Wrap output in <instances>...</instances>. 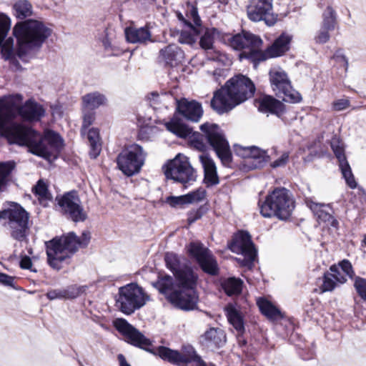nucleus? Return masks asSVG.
Segmentation results:
<instances>
[{"mask_svg":"<svg viewBox=\"0 0 366 366\" xmlns=\"http://www.w3.org/2000/svg\"><path fill=\"white\" fill-rule=\"evenodd\" d=\"M19 267L23 269H29L31 272H37V269L33 267L31 259L27 255H24L21 258Z\"/></svg>","mask_w":366,"mask_h":366,"instance_id":"nucleus-58","label":"nucleus"},{"mask_svg":"<svg viewBox=\"0 0 366 366\" xmlns=\"http://www.w3.org/2000/svg\"><path fill=\"white\" fill-rule=\"evenodd\" d=\"M226 33L222 32L217 28H206L203 35L199 39V46L204 50H209L213 48L214 38L217 37L222 43Z\"/></svg>","mask_w":366,"mask_h":366,"instance_id":"nucleus-30","label":"nucleus"},{"mask_svg":"<svg viewBox=\"0 0 366 366\" xmlns=\"http://www.w3.org/2000/svg\"><path fill=\"white\" fill-rule=\"evenodd\" d=\"M255 162L254 167H263L266 163L269 161V156L267 155L266 151L262 150L259 148L252 146L250 147V158Z\"/></svg>","mask_w":366,"mask_h":366,"instance_id":"nucleus-42","label":"nucleus"},{"mask_svg":"<svg viewBox=\"0 0 366 366\" xmlns=\"http://www.w3.org/2000/svg\"><path fill=\"white\" fill-rule=\"evenodd\" d=\"M314 212L320 224L322 223L328 227L338 229L339 222L333 215L326 210L325 205H316L314 209Z\"/></svg>","mask_w":366,"mask_h":366,"instance_id":"nucleus-33","label":"nucleus"},{"mask_svg":"<svg viewBox=\"0 0 366 366\" xmlns=\"http://www.w3.org/2000/svg\"><path fill=\"white\" fill-rule=\"evenodd\" d=\"M332 59L339 65L340 67H342L345 73H347L348 70V59L343 54L342 49H338L335 51L332 56Z\"/></svg>","mask_w":366,"mask_h":366,"instance_id":"nucleus-53","label":"nucleus"},{"mask_svg":"<svg viewBox=\"0 0 366 366\" xmlns=\"http://www.w3.org/2000/svg\"><path fill=\"white\" fill-rule=\"evenodd\" d=\"M60 212L67 219L74 222H84L87 214L80 204V198L76 190L65 192L56 198Z\"/></svg>","mask_w":366,"mask_h":366,"instance_id":"nucleus-15","label":"nucleus"},{"mask_svg":"<svg viewBox=\"0 0 366 366\" xmlns=\"http://www.w3.org/2000/svg\"><path fill=\"white\" fill-rule=\"evenodd\" d=\"M32 192L39 199L48 200L51 199L48 186L42 179L38 180L36 184L32 188Z\"/></svg>","mask_w":366,"mask_h":366,"instance_id":"nucleus-47","label":"nucleus"},{"mask_svg":"<svg viewBox=\"0 0 366 366\" xmlns=\"http://www.w3.org/2000/svg\"><path fill=\"white\" fill-rule=\"evenodd\" d=\"M244 282L238 277H231L223 280L221 282V287L224 293L232 297L239 295L242 292Z\"/></svg>","mask_w":366,"mask_h":366,"instance_id":"nucleus-34","label":"nucleus"},{"mask_svg":"<svg viewBox=\"0 0 366 366\" xmlns=\"http://www.w3.org/2000/svg\"><path fill=\"white\" fill-rule=\"evenodd\" d=\"M332 109L335 111H342L350 106V102L347 99H340L332 102Z\"/></svg>","mask_w":366,"mask_h":366,"instance_id":"nucleus-59","label":"nucleus"},{"mask_svg":"<svg viewBox=\"0 0 366 366\" xmlns=\"http://www.w3.org/2000/svg\"><path fill=\"white\" fill-rule=\"evenodd\" d=\"M255 91V85L248 76L242 74H236L214 92L211 107L219 114L228 112L252 98Z\"/></svg>","mask_w":366,"mask_h":366,"instance_id":"nucleus-3","label":"nucleus"},{"mask_svg":"<svg viewBox=\"0 0 366 366\" xmlns=\"http://www.w3.org/2000/svg\"><path fill=\"white\" fill-rule=\"evenodd\" d=\"M273 0H250L247 7L248 19L257 22L264 21L268 26H273L277 22V17L271 11Z\"/></svg>","mask_w":366,"mask_h":366,"instance_id":"nucleus-17","label":"nucleus"},{"mask_svg":"<svg viewBox=\"0 0 366 366\" xmlns=\"http://www.w3.org/2000/svg\"><path fill=\"white\" fill-rule=\"evenodd\" d=\"M330 147L338 161V164L347 161L345 147L339 138H332L330 142Z\"/></svg>","mask_w":366,"mask_h":366,"instance_id":"nucleus-44","label":"nucleus"},{"mask_svg":"<svg viewBox=\"0 0 366 366\" xmlns=\"http://www.w3.org/2000/svg\"><path fill=\"white\" fill-rule=\"evenodd\" d=\"M95 120V113L92 111H88L84 114L83 122L81 129V134H84L86 129L91 126Z\"/></svg>","mask_w":366,"mask_h":366,"instance_id":"nucleus-55","label":"nucleus"},{"mask_svg":"<svg viewBox=\"0 0 366 366\" xmlns=\"http://www.w3.org/2000/svg\"><path fill=\"white\" fill-rule=\"evenodd\" d=\"M187 16L192 19L194 24L197 26H201V23H202V21H201V19L198 14V11H197V9L194 6H192V8L190 9L189 13L187 14Z\"/></svg>","mask_w":366,"mask_h":366,"instance_id":"nucleus-62","label":"nucleus"},{"mask_svg":"<svg viewBox=\"0 0 366 366\" xmlns=\"http://www.w3.org/2000/svg\"><path fill=\"white\" fill-rule=\"evenodd\" d=\"M269 79L272 90L278 97H282V100L292 104L300 103L302 100V95L295 90L291 81L284 71L270 70Z\"/></svg>","mask_w":366,"mask_h":366,"instance_id":"nucleus-13","label":"nucleus"},{"mask_svg":"<svg viewBox=\"0 0 366 366\" xmlns=\"http://www.w3.org/2000/svg\"><path fill=\"white\" fill-rule=\"evenodd\" d=\"M257 305L260 312L268 319L277 320L282 317L281 311L265 297H259L257 300Z\"/></svg>","mask_w":366,"mask_h":366,"instance_id":"nucleus-31","label":"nucleus"},{"mask_svg":"<svg viewBox=\"0 0 366 366\" xmlns=\"http://www.w3.org/2000/svg\"><path fill=\"white\" fill-rule=\"evenodd\" d=\"M184 57V51L180 46L169 44L159 51L157 61L164 67L173 68L182 64Z\"/></svg>","mask_w":366,"mask_h":366,"instance_id":"nucleus-20","label":"nucleus"},{"mask_svg":"<svg viewBox=\"0 0 366 366\" xmlns=\"http://www.w3.org/2000/svg\"><path fill=\"white\" fill-rule=\"evenodd\" d=\"M52 29L42 21L28 19L17 23L14 28V34L19 44L30 49L39 48L51 35Z\"/></svg>","mask_w":366,"mask_h":366,"instance_id":"nucleus-7","label":"nucleus"},{"mask_svg":"<svg viewBox=\"0 0 366 366\" xmlns=\"http://www.w3.org/2000/svg\"><path fill=\"white\" fill-rule=\"evenodd\" d=\"M177 111L187 120L193 122H199L203 115V109L200 103L195 100L188 101L185 98L177 100Z\"/></svg>","mask_w":366,"mask_h":366,"instance_id":"nucleus-22","label":"nucleus"},{"mask_svg":"<svg viewBox=\"0 0 366 366\" xmlns=\"http://www.w3.org/2000/svg\"><path fill=\"white\" fill-rule=\"evenodd\" d=\"M292 41V35L284 31L264 50L260 48V53L257 52L254 54L258 55L259 63L269 59L282 56L291 49Z\"/></svg>","mask_w":366,"mask_h":366,"instance_id":"nucleus-19","label":"nucleus"},{"mask_svg":"<svg viewBox=\"0 0 366 366\" xmlns=\"http://www.w3.org/2000/svg\"><path fill=\"white\" fill-rule=\"evenodd\" d=\"M174 281L173 277L167 274H159L155 282L152 285L156 288L159 292L164 295L166 297L169 294L173 292Z\"/></svg>","mask_w":366,"mask_h":366,"instance_id":"nucleus-32","label":"nucleus"},{"mask_svg":"<svg viewBox=\"0 0 366 366\" xmlns=\"http://www.w3.org/2000/svg\"><path fill=\"white\" fill-rule=\"evenodd\" d=\"M330 31H332V30L321 26L315 36V43L319 44L327 43L330 39Z\"/></svg>","mask_w":366,"mask_h":366,"instance_id":"nucleus-54","label":"nucleus"},{"mask_svg":"<svg viewBox=\"0 0 366 366\" xmlns=\"http://www.w3.org/2000/svg\"><path fill=\"white\" fill-rule=\"evenodd\" d=\"M164 261L166 267L169 269L173 275L177 271L182 268L183 264H181L179 257L174 253H166L164 255Z\"/></svg>","mask_w":366,"mask_h":366,"instance_id":"nucleus-46","label":"nucleus"},{"mask_svg":"<svg viewBox=\"0 0 366 366\" xmlns=\"http://www.w3.org/2000/svg\"><path fill=\"white\" fill-rule=\"evenodd\" d=\"M17 19L23 20L32 15V5L28 0H17L13 5Z\"/></svg>","mask_w":366,"mask_h":366,"instance_id":"nucleus-39","label":"nucleus"},{"mask_svg":"<svg viewBox=\"0 0 366 366\" xmlns=\"http://www.w3.org/2000/svg\"><path fill=\"white\" fill-rule=\"evenodd\" d=\"M15 167L14 161L0 162V192L8 185Z\"/></svg>","mask_w":366,"mask_h":366,"instance_id":"nucleus-38","label":"nucleus"},{"mask_svg":"<svg viewBox=\"0 0 366 366\" xmlns=\"http://www.w3.org/2000/svg\"><path fill=\"white\" fill-rule=\"evenodd\" d=\"M44 139L56 154L61 152L64 147V142L59 134L53 130H49L45 133Z\"/></svg>","mask_w":366,"mask_h":366,"instance_id":"nucleus-41","label":"nucleus"},{"mask_svg":"<svg viewBox=\"0 0 366 366\" xmlns=\"http://www.w3.org/2000/svg\"><path fill=\"white\" fill-rule=\"evenodd\" d=\"M10 29V19L5 14H0V49L4 59L14 54V40L11 37L5 39Z\"/></svg>","mask_w":366,"mask_h":366,"instance_id":"nucleus-24","label":"nucleus"},{"mask_svg":"<svg viewBox=\"0 0 366 366\" xmlns=\"http://www.w3.org/2000/svg\"><path fill=\"white\" fill-rule=\"evenodd\" d=\"M148 299L142 287L137 283H130L119 288L117 304L122 313L129 315L142 307Z\"/></svg>","mask_w":366,"mask_h":366,"instance_id":"nucleus-10","label":"nucleus"},{"mask_svg":"<svg viewBox=\"0 0 366 366\" xmlns=\"http://www.w3.org/2000/svg\"><path fill=\"white\" fill-rule=\"evenodd\" d=\"M179 41L182 44H192L194 41V38L190 33L182 31L179 37Z\"/></svg>","mask_w":366,"mask_h":366,"instance_id":"nucleus-64","label":"nucleus"},{"mask_svg":"<svg viewBox=\"0 0 366 366\" xmlns=\"http://www.w3.org/2000/svg\"><path fill=\"white\" fill-rule=\"evenodd\" d=\"M124 33L127 41L132 44L145 43L147 41H150L152 38L149 24L140 28H136L134 26L127 27Z\"/></svg>","mask_w":366,"mask_h":366,"instance_id":"nucleus-28","label":"nucleus"},{"mask_svg":"<svg viewBox=\"0 0 366 366\" xmlns=\"http://www.w3.org/2000/svg\"><path fill=\"white\" fill-rule=\"evenodd\" d=\"M164 203L169 204L172 208H182L187 204L185 195L181 196H169L164 201Z\"/></svg>","mask_w":366,"mask_h":366,"instance_id":"nucleus-52","label":"nucleus"},{"mask_svg":"<svg viewBox=\"0 0 366 366\" xmlns=\"http://www.w3.org/2000/svg\"><path fill=\"white\" fill-rule=\"evenodd\" d=\"M173 276L177 288L197 289L199 275L191 266L183 264Z\"/></svg>","mask_w":366,"mask_h":366,"instance_id":"nucleus-23","label":"nucleus"},{"mask_svg":"<svg viewBox=\"0 0 366 366\" xmlns=\"http://www.w3.org/2000/svg\"><path fill=\"white\" fill-rule=\"evenodd\" d=\"M337 13L331 6H327L322 14V21L321 26L335 30L337 26Z\"/></svg>","mask_w":366,"mask_h":366,"instance_id":"nucleus-40","label":"nucleus"},{"mask_svg":"<svg viewBox=\"0 0 366 366\" xmlns=\"http://www.w3.org/2000/svg\"><path fill=\"white\" fill-rule=\"evenodd\" d=\"M91 240L89 231H84L80 236L70 232L56 236L45 242L48 265L56 271L61 270L64 264H70L71 258L79 249L87 247Z\"/></svg>","mask_w":366,"mask_h":366,"instance_id":"nucleus-4","label":"nucleus"},{"mask_svg":"<svg viewBox=\"0 0 366 366\" xmlns=\"http://www.w3.org/2000/svg\"><path fill=\"white\" fill-rule=\"evenodd\" d=\"M353 287L357 295L366 302V278L357 277L353 283Z\"/></svg>","mask_w":366,"mask_h":366,"instance_id":"nucleus-51","label":"nucleus"},{"mask_svg":"<svg viewBox=\"0 0 366 366\" xmlns=\"http://www.w3.org/2000/svg\"><path fill=\"white\" fill-rule=\"evenodd\" d=\"M208 211L207 204L201 205L197 209H193L187 212V224H192L198 219H200Z\"/></svg>","mask_w":366,"mask_h":366,"instance_id":"nucleus-48","label":"nucleus"},{"mask_svg":"<svg viewBox=\"0 0 366 366\" xmlns=\"http://www.w3.org/2000/svg\"><path fill=\"white\" fill-rule=\"evenodd\" d=\"M46 297L49 300L64 299L62 289L50 290L46 292Z\"/></svg>","mask_w":366,"mask_h":366,"instance_id":"nucleus-63","label":"nucleus"},{"mask_svg":"<svg viewBox=\"0 0 366 366\" xmlns=\"http://www.w3.org/2000/svg\"><path fill=\"white\" fill-rule=\"evenodd\" d=\"M112 325L126 342L159 357L164 362L176 366H188L190 363H194L196 366H207L194 347L190 345H183L181 350L162 345L154 347L152 341L126 319L116 318L113 320Z\"/></svg>","mask_w":366,"mask_h":366,"instance_id":"nucleus-2","label":"nucleus"},{"mask_svg":"<svg viewBox=\"0 0 366 366\" xmlns=\"http://www.w3.org/2000/svg\"><path fill=\"white\" fill-rule=\"evenodd\" d=\"M338 166L341 171L342 177L345 179L347 185L350 189H355L357 186V184L355 181L354 174L352 173V169L350 166L348 161L338 164Z\"/></svg>","mask_w":366,"mask_h":366,"instance_id":"nucleus-43","label":"nucleus"},{"mask_svg":"<svg viewBox=\"0 0 366 366\" xmlns=\"http://www.w3.org/2000/svg\"><path fill=\"white\" fill-rule=\"evenodd\" d=\"M223 44L233 50L239 51L238 59L242 61L247 59L254 65L259 64V58L255 53H260L263 40L258 35L249 31L242 29L239 33L232 34L226 33L223 38Z\"/></svg>","mask_w":366,"mask_h":366,"instance_id":"nucleus-5","label":"nucleus"},{"mask_svg":"<svg viewBox=\"0 0 366 366\" xmlns=\"http://www.w3.org/2000/svg\"><path fill=\"white\" fill-rule=\"evenodd\" d=\"M289 152H284L280 158L274 160L272 164L271 167L272 168H277L280 167H284L287 164L289 161Z\"/></svg>","mask_w":366,"mask_h":366,"instance_id":"nucleus-60","label":"nucleus"},{"mask_svg":"<svg viewBox=\"0 0 366 366\" xmlns=\"http://www.w3.org/2000/svg\"><path fill=\"white\" fill-rule=\"evenodd\" d=\"M145 162L143 148L138 144L125 145L116 158L117 168L127 177L140 172Z\"/></svg>","mask_w":366,"mask_h":366,"instance_id":"nucleus-9","label":"nucleus"},{"mask_svg":"<svg viewBox=\"0 0 366 366\" xmlns=\"http://www.w3.org/2000/svg\"><path fill=\"white\" fill-rule=\"evenodd\" d=\"M164 173L167 179L185 184L196 181L197 174L187 158H180L179 154L169 160L164 167Z\"/></svg>","mask_w":366,"mask_h":366,"instance_id":"nucleus-14","label":"nucleus"},{"mask_svg":"<svg viewBox=\"0 0 366 366\" xmlns=\"http://www.w3.org/2000/svg\"><path fill=\"white\" fill-rule=\"evenodd\" d=\"M192 144L199 151L204 152L207 146L202 139V135L199 132L193 134V139L191 140Z\"/></svg>","mask_w":366,"mask_h":366,"instance_id":"nucleus-56","label":"nucleus"},{"mask_svg":"<svg viewBox=\"0 0 366 366\" xmlns=\"http://www.w3.org/2000/svg\"><path fill=\"white\" fill-rule=\"evenodd\" d=\"M225 312L229 322L234 329L238 332H243L244 330V320L240 312L231 304L225 307Z\"/></svg>","mask_w":366,"mask_h":366,"instance_id":"nucleus-37","label":"nucleus"},{"mask_svg":"<svg viewBox=\"0 0 366 366\" xmlns=\"http://www.w3.org/2000/svg\"><path fill=\"white\" fill-rule=\"evenodd\" d=\"M167 300L178 309L191 311L197 307L199 295L197 289L177 288L167 295Z\"/></svg>","mask_w":366,"mask_h":366,"instance_id":"nucleus-18","label":"nucleus"},{"mask_svg":"<svg viewBox=\"0 0 366 366\" xmlns=\"http://www.w3.org/2000/svg\"><path fill=\"white\" fill-rule=\"evenodd\" d=\"M29 217V213L20 204L14 202H9V207L1 210V219L7 220L11 228V236L20 242L26 237Z\"/></svg>","mask_w":366,"mask_h":366,"instance_id":"nucleus-8","label":"nucleus"},{"mask_svg":"<svg viewBox=\"0 0 366 366\" xmlns=\"http://www.w3.org/2000/svg\"><path fill=\"white\" fill-rule=\"evenodd\" d=\"M255 106L259 112L270 114L282 118L287 112L286 105L273 96L264 94L254 100Z\"/></svg>","mask_w":366,"mask_h":366,"instance_id":"nucleus-21","label":"nucleus"},{"mask_svg":"<svg viewBox=\"0 0 366 366\" xmlns=\"http://www.w3.org/2000/svg\"><path fill=\"white\" fill-rule=\"evenodd\" d=\"M227 341L224 331L219 327H210L199 337V342L202 345L210 347L219 348Z\"/></svg>","mask_w":366,"mask_h":366,"instance_id":"nucleus-27","label":"nucleus"},{"mask_svg":"<svg viewBox=\"0 0 366 366\" xmlns=\"http://www.w3.org/2000/svg\"><path fill=\"white\" fill-rule=\"evenodd\" d=\"M87 139L90 147L89 157L92 159H96L102 150L99 129L94 127L89 129L87 132Z\"/></svg>","mask_w":366,"mask_h":366,"instance_id":"nucleus-36","label":"nucleus"},{"mask_svg":"<svg viewBox=\"0 0 366 366\" xmlns=\"http://www.w3.org/2000/svg\"><path fill=\"white\" fill-rule=\"evenodd\" d=\"M200 129L222 164L229 166L232 162V154L229 142L219 132V126L216 124L206 122L200 126Z\"/></svg>","mask_w":366,"mask_h":366,"instance_id":"nucleus-11","label":"nucleus"},{"mask_svg":"<svg viewBox=\"0 0 366 366\" xmlns=\"http://www.w3.org/2000/svg\"><path fill=\"white\" fill-rule=\"evenodd\" d=\"M166 129L178 137L185 139L192 132V129L185 124L177 116L174 115L164 124Z\"/></svg>","mask_w":366,"mask_h":366,"instance_id":"nucleus-29","label":"nucleus"},{"mask_svg":"<svg viewBox=\"0 0 366 366\" xmlns=\"http://www.w3.org/2000/svg\"><path fill=\"white\" fill-rule=\"evenodd\" d=\"M86 286L71 285L62 289L64 300H73L79 297L86 290Z\"/></svg>","mask_w":366,"mask_h":366,"instance_id":"nucleus-45","label":"nucleus"},{"mask_svg":"<svg viewBox=\"0 0 366 366\" xmlns=\"http://www.w3.org/2000/svg\"><path fill=\"white\" fill-rule=\"evenodd\" d=\"M333 273L326 272L322 277V284L320 286L322 292H332L337 285V282L332 277Z\"/></svg>","mask_w":366,"mask_h":366,"instance_id":"nucleus-49","label":"nucleus"},{"mask_svg":"<svg viewBox=\"0 0 366 366\" xmlns=\"http://www.w3.org/2000/svg\"><path fill=\"white\" fill-rule=\"evenodd\" d=\"M228 247L233 252L243 254L251 263L254 261L257 255L252 236L247 230H239L234 233L228 242Z\"/></svg>","mask_w":366,"mask_h":366,"instance_id":"nucleus-16","label":"nucleus"},{"mask_svg":"<svg viewBox=\"0 0 366 366\" xmlns=\"http://www.w3.org/2000/svg\"><path fill=\"white\" fill-rule=\"evenodd\" d=\"M23 96L20 94L0 97V147L5 139L10 145L24 146L34 155L50 158L52 152L45 144L40 132L32 127L14 121L19 117L23 122H39L45 116L46 110L34 99H29L24 104H21Z\"/></svg>","mask_w":366,"mask_h":366,"instance_id":"nucleus-1","label":"nucleus"},{"mask_svg":"<svg viewBox=\"0 0 366 366\" xmlns=\"http://www.w3.org/2000/svg\"><path fill=\"white\" fill-rule=\"evenodd\" d=\"M84 107L89 110H94L100 106H104L107 99L103 94L99 92L88 93L81 98Z\"/></svg>","mask_w":366,"mask_h":366,"instance_id":"nucleus-35","label":"nucleus"},{"mask_svg":"<svg viewBox=\"0 0 366 366\" xmlns=\"http://www.w3.org/2000/svg\"><path fill=\"white\" fill-rule=\"evenodd\" d=\"M330 270L333 273L332 277L340 285L347 282V277L353 280L354 282L357 277L355 274L352 263L347 259L340 261L337 264H332L330 267Z\"/></svg>","mask_w":366,"mask_h":366,"instance_id":"nucleus-25","label":"nucleus"},{"mask_svg":"<svg viewBox=\"0 0 366 366\" xmlns=\"http://www.w3.org/2000/svg\"><path fill=\"white\" fill-rule=\"evenodd\" d=\"M200 162L204 169L203 183L207 188H210L219 184V177L214 160L208 154L199 156Z\"/></svg>","mask_w":366,"mask_h":366,"instance_id":"nucleus-26","label":"nucleus"},{"mask_svg":"<svg viewBox=\"0 0 366 366\" xmlns=\"http://www.w3.org/2000/svg\"><path fill=\"white\" fill-rule=\"evenodd\" d=\"M260 214L264 217H275L281 220L290 218L295 208V202L290 191L285 187H276L258 202Z\"/></svg>","mask_w":366,"mask_h":366,"instance_id":"nucleus-6","label":"nucleus"},{"mask_svg":"<svg viewBox=\"0 0 366 366\" xmlns=\"http://www.w3.org/2000/svg\"><path fill=\"white\" fill-rule=\"evenodd\" d=\"M185 195L187 204H192L201 202L204 199H205L207 196V192L205 189L202 187L198 188L197 189L190 192Z\"/></svg>","mask_w":366,"mask_h":366,"instance_id":"nucleus-50","label":"nucleus"},{"mask_svg":"<svg viewBox=\"0 0 366 366\" xmlns=\"http://www.w3.org/2000/svg\"><path fill=\"white\" fill-rule=\"evenodd\" d=\"M0 284L17 289L15 285V277L10 276L6 273L0 272Z\"/></svg>","mask_w":366,"mask_h":366,"instance_id":"nucleus-57","label":"nucleus"},{"mask_svg":"<svg viewBox=\"0 0 366 366\" xmlns=\"http://www.w3.org/2000/svg\"><path fill=\"white\" fill-rule=\"evenodd\" d=\"M188 257L194 260L202 272L210 276H217L219 267L211 250L199 241L191 242L187 246Z\"/></svg>","mask_w":366,"mask_h":366,"instance_id":"nucleus-12","label":"nucleus"},{"mask_svg":"<svg viewBox=\"0 0 366 366\" xmlns=\"http://www.w3.org/2000/svg\"><path fill=\"white\" fill-rule=\"evenodd\" d=\"M234 152L237 156L244 159L250 158V147L235 146Z\"/></svg>","mask_w":366,"mask_h":366,"instance_id":"nucleus-61","label":"nucleus"}]
</instances>
